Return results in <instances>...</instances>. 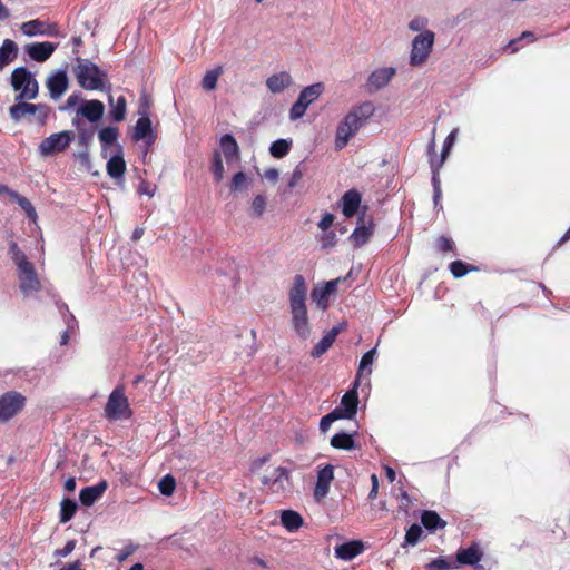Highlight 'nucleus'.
<instances>
[{
    "label": "nucleus",
    "instance_id": "obj_6",
    "mask_svg": "<svg viewBox=\"0 0 570 570\" xmlns=\"http://www.w3.org/2000/svg\"><path fill=\"white\" fill-rule=\"evenodd\" d=\"M11 85L19 95L17 101L32 100L37 97L39 86L35 77L26 68H17L11 75Z\"/></svg>",
    "mask_w": 570,
    "mask_h": 570
},
{
    "label": "nucleus",
    "instance_id": "obj_17",
    "mask_svg": "<svg viewBox=\"0 0 570 570\" xmlns=\"http://www.w3.org/2000/svg\"><path fill=\"white\" fill-rule=\"evenodd\" d=\"M106 170L107 174L115 180H120L124 178L126 173V163L120 145H116V153L109 157L106 165Z\"/></svg>",
    "mask_w": 570,
    "mask_h": 570
},
{
    "label": "nucleus",
    "instance_id": "obj_41",
    "mask_svg": "<svg viewBox=\"0 0 570 570\" xmlns=\"http://www.w3.org/2000/svg\"><path fill=\"white\" fill-rule=\"evenodd\" d=\"M21 31L28 37L43 35L45 33L43 23L39 20H31V21L23 22L21 24Z\"/></svg>",
    "mask_w": 570,
    "mask_h": 570
},
{
    "label": "nucleus",
    "instance_id": "obj_16",
    "mask_svg": "<svg viewBox=\"0 0 570 570\" xmlns=\"http://www.w3.org/2000/svg\"><path fill=\"white\" fill-rule=\"evenodd\" d=\"M395 75L394 67L377 68L368 76L367 85L372 90H380L387 86Z\"/></svg>",
    "mask_w": 570,
    "mask_h": 570
},
{
    "label": "nucleus",
    "instance_id": "obj_9",
    "mask_svg": "<svg viewBox=\"0 0 570 570\" xmlns=\"http://www.w3.org/2000/svg\"><path fill=\"white\" fill-rule=\"evenodd\" d=\"M73 139L75 134L69 130L52 134L39 144L38 151L42 157L62 153L69 147Z\"/></svg>",
    "mask_w": 570,
    "mask_h": 570
},
{
    "label": "nucleus",
    "instance_id": "obj_8",
    "mask_svg": "<svg viewBox=\"0 0 570 570\" xmlns=\"http://www.w3.org/2000/svg\"><path fill=\"white\" fill-rule=\"evenodd\" d=\"M262 483L267 491L277 495H286L292 489L289 471L282 466L267 470Z\"/></svg>",
    "mask_w": 570,
    "mask_h": 570
},
{
    "label": "nucleus",
    "instance_id": "obj_33",
    "mask_svg": "<svg viewBox=\"0 0 570 570\" xmlns=\"http://www.w3.org/2000/svg\"><path fill=\"white\" fill-rule=\"evenodd\" d=\"M110 105V117L114 121H122L126 117V99L124 96L118 97L116 100L110 96L109 97Z\"/></svg>",
    "mask_w": 570,
    "mask_h": 570
},
{
    "label": "nucleus",
    "instance_id": "obj_54",
    "mask_svg": "<svg viewBox=\"0 0 570 570\" xmlns=\"http://www.w3.org/2000/svg\"><path fill=\"white\" fill-rule=\"evenodd\" d=\"M333 222H334V216L332 214L327 213L320 220L318 227H320V229L325 232L333 225Z\"/></svg>",
    "mask_w": 570,
    "mask_h": 570
},
{
    "label": "nucleus",
    "instance_id": "obj_52",
    "mask_svg": "<svg viewBox=\"0 0 570 570\" xmlns=\"http://www.w3.org/2000/svg\"><path fill=\"white\" fill-rule=\"evenodd\" d=\"M304 169L301 165L296 166L292 173L291 179L288 181L289 188H294L303 178Z\"/></svg>",
    "mask_w": 570,
    "mask_h": 570
},
{
    "label": "nucleus",
    "instance_id": "obj_58",
    "mask_svg": "<svg viewBox=\"0 0 570 570\" xmlns=\"http://www.w3.org/2000/svg\"><path fill=\"white\" fill-rule=\"evenodd\" d=\"M438 246L441 250L448 252L453 248V243L449 238L440 237L438 240Z\"/></svg>",
    "mask_w": 570,
    "mask_h": 570
},
{
    "label": "nucleus",
    "instance_id": "obj_22",
    "mask_svg": "<svg viewBox=\"0 0 570 570\" xmlns=\"http://www.w3.org/2000/svg\"><path fill=\"white\" fill-rule=\"evenodd\" d=\"M293 85L292 76L286 71L272 75L266 79V87L272 94H281Z\"/></svg>",
    "mask_w": 570,
    "mask_h": 570
},
{
    "label": "nucleus",
    "instance_id": "obj_42",
    "mask_svg": "<svg viewBox=\"0 0 570 570\" xmlns=\"http://www.w3.org/2000/svg\"><path fill=\"white\" fill-rule=\"evenodd\" d=\"M375 354H376V348H372L371 351L366 352L362 358H361V362H360V366H358V373H357V381L360 380L361 375L363 372H365L367 370V373L371 374L372 373V364L374 362V358H375Z\"/></svg>",
    "mask_w": 570,
    "mask_h": 570
},
{
    "label": "nucleus",
    "instance_id": "obj_45",
    "mask_svg": "<svg viewBox=\"0 0 570 570\" xmlns=\"http://www.w3.org/2000/svg\"><path fill=\"white\" fill-rule=\"evenodd\" d=\"M212 173L217 183H219L224 179L225 170H224L220 153L214 154V158H213V163H212Z\"/></svg>",
    "mask_w": 570,
    "mask_h": 570
},
{
    "label": "nucleus",
    "instance_id": "obj_50",
    "mask_svg": "<svg viewBox=\"0 0 570 570\" xmlns=\"http://www.w3.org/2000/svg\"><path fill=\"white\" fill-rule=\"evenodd\" d=\"M307 108H305L299 101H296L289 109V118L291 120H297L302 118Z\"/></svg>",
    "mask_w": 570,
    "mask_h": 570
},
{
    "label": "nucleus",
    "instance_id": "obj_7",
    "mask_svg": "<svg viewBox=\"0 0 570 570\" xmlns=\"http://www.w3.org/2000/svg\"><path fill=\"white\" fill-rule=\"evenodd\" d=\"M104 412L105 416L110 421L127 420L131 416L129 401L125 395L122 386L116 387L110 393Z\"/></svg>",
    "mask_w": 570,
    "mask_h": 570
},
{
    "label": "nucleus",
    "instance_id": "obj_49",
    "mask_svg": "<svg viewBox=\"0 0 570 570\" xmlns=\"http://www.w3.org/2000/svg\"><path fill=\"white\" fill-rule=\"evenodd\" d=\"M450 271L454 277L459 278V277L464 276L469 269H468V266L463 262L455 261V262L451 263Z\"/></svg>",
    "mask_w": 570,
    "mask_h": 570
},
{
    "label": "nucleus",
    "instance_id": "obj_34",
    "mask_svg": "<svg viewBox=\"0 0 570 570\" xmlns=\"http://www.w3.org/2000/svg\"><path fill=\"white\" fill-rule=\"evenodd\" d=\"M429 26L430 19L423 14H416L412 17L407 22V29L416 35H421L424 32H434L433 30L429 29Z\"/></svg>",
    "mask_w": 570,
    "mask_h": 570
},
{
    "label": "nucleus",
    "instance_id": "obj_59",
    "mask_svg": "<svg viewBox=\"0 0 570 570\" xmlns=\"http://www.w3.org/2000/svg\"><path fill=\"white\" fill-rule=\"evenodd\" d=\"M80 97L76 94H72L68 97L65 107H62V110H67L70 108H73L78 102H80Z\"/></svg>",
    "mask_w": 570,
    "mask_h": 570
},
{
    "label": "nucleus",
    "instance_id": "obj_57",
    "mask_svg": "<svg viewBox=\"0 0 570 570\" xmlns=\"http://www.w3.org/2000/svg\"><path fill=\"white\" fill-rule=\"evenodd\" d=\"M138 191L141 195L153 197L155 195L156 188L144 181L139 185Z\"/></svg>",
    "mask_w": 570,
    "mask_h": 570
},
{
    "label": "nucleus",
    "instance_id": "obj_39",
    "mask_svg": "<svg viewBox=\"0 0 570 570\" xmlns=\"http://www.w3.org/2000/svg\"><path fill=\"white\" fill-rule=\"evenodd\" d=\"M458 132H459V129H458V128H455V129H453V130L449 134V136L446 137V139H445V141H444V144H443L442 158H441L440 163L438 164V166L434 164V161H433V160L431 161V166H432V168H433L434 170H435V169L438 170V169L442 166L443 161L445 160V158H446L448 154L450 153V150H451L452 146H453V145H454V142H455V139H456Z\"/></svg>",
    "mask_w": 570,
    "mask_h": 570
},
{
    "label": "nucleus",
    "instance_id": "obj_48",
    "mask_svg": "<svg viewBox=\"0 0 570 570\" xmlns=\"http://www.w3.org/2000/svg\"><path fill=\"white\" fill-rule=\"evenodd\" d=\"M338 419H341L338 410H334L327 415L323 416L320 422L321 431L326 432L331 428L332 423Z\"/></svg>",
    "mask_w": 570,
    "mask_h": 570
},
{
    "label": "nucleus",
    "instance_id": "obj_26",
    "mask_svg": "<svg viewBox=\"0 0 570 570\" xmlns=\"http://www.w3.org/2000/svg\"><path fill=\"white\" fill-rule=\"evenodd\" d=\"M323 91L324 86L321 82L307 86L299 92L297 101H299L305 108H308L309 105L321 97Z\"/></svg>",
    "mask_w": 570,
    "mask_h": 570
},
{
    "label": "nucleus",
    "instance_id": "obj_1",
    "mask_svg": "<svg viewBox=\"0 0 570 570\" xmlns=\"http://www.w3.org/2000/svg\"><path fill=\"white\" fill-rule=\"evenodd\" d=\"M374 112L375 106L371 101H363L353 106L336 127L335 148L343 149L351 138L373 117Z\"/></svg>",
    "mask_w": 570,
    "mask_h": 570
},
{
    "label": "nucleus",
    "instance_id": "obj_28",
    "mask_svg": "<svg viewBox=\"0 0 570 570\" xmlns=\"http://www.w3.org/2000/svg\"><path fill=\"white\" fill-rule=\"evenodd\" d=\"M372 233H373L372 222L371 220L366 222L364 218H362L360 224L357 225V227L352 233L351 239L353 240L354 245L361 246L368 240Z\"/></svg>",
    "mask_w": 570,
    "mask_h": 570
},
{
    "label": "nucleus",
    "instance_id": "obj_38",
    "mask_svg": "<svg viewBox=\"0 0 570 570\" xmlns=\"http://www.w3.org/2000/svg\"><path fill=\"white\" fill-rule=\"evenodd\" d=\"M267 199L263 195H257L250 203L249 215L255 218H259L265 213Z\"/></svg>",
    "mask_w": 570,
    "mask_h": 570
},
{
    "label": "nucleus",
    "instance_id": "obj_63",
    "mask_svg": "<svg viewBox=\"0 0 570 570\" xmlns=\"http://www.w3.org/2000/svg\"><path fill=\"white\" fill-rule=\"evenodd\" d=\"M10 17V10L0 0V20H7Z\"/></svg>",
    "mask_w": 570,
    "mask_h": 570
},
{
    "label": "nucleus",
    "instance_id": "obj_13",
    "mask_svg": "<svg viewBox=\"0 0 570 570\" xmlns=\"http://www.w3.org/2000/svg\"><path fill=\"white\" fill-rule=\"evenodd\" d=\"M141 117L136 121L132 139L136 141L144 140L147 148H149L156 140V132L153 129L151 120L147 116V111H139Z\"/></svg>",
    "mask_w": 570,
    "mask_h": 570
},
{
    "label": "nucleus",
    "instance_id": "obj_51",
    "mask_svg": "<svg viewBox=\"0 0 570 570\" xmlns=\"http://www.w3.org/2000/svg\"><path fill=\"white\" fill-rule=\"evenodd\" d=\"M18 203L24 209V212L27 213V216L30 219L35 220L37 217V213H36L35 207L31 205V203L24 197H20L18 199Z\"/></svg>",
    "mask_w": 570,
    "mask_h": 570
},
{
    "label": "nucleus",
    "instance_id": "obj_25",
    "mask_svg": "<svg viewBox=\"0 0 570 570\" xmlns=\"http://www.w3.org/2000/svg\"><path fill=\"white\" fill-rule=\"evenodd\" d=\"M361 204V195L356 190H348L342 198V212L344 216L352 217L356 214Z\"/></svg>",
    "mask_w": 570,
    "mask_h": 570
},
{
    "label": "nucleus",
    "instance_id": "obj_2",
    "mask_svg": "<svg viewBox=\"0 0 570 570\" xmlns=\"http://www.w3.org/2000/svg\"><path fill=\"white\" fill-rule=\"evenodd\" d=\"M305 299V279L302 275H296L289 291L291 323L295 333L302 338H307L311 334Z\"/></svg>",
    "mask_w": 570,
    "mask_h": 570
},
{
    "label": "nucleus",
    "instance_id": "obj_60",
    "mask_svg": "<svg viewBox=\"0 0 570 570\" xmlns=\"http://www.w3.org/2000/svg\"><path fill=\"white\" fill-rule=\"evenodd\" d=\"M371 482H372V489L368 493V498L375 499L377 495V491H379V479H377L376 474L371 475Z\"/></svg>",
    "mask_w": 570,
    "mask_h": 570
},
{
    "label": "nucleus",
    "instance_id": "obj_15",
    "mask_svg": "<svg viewBox=\"0 0 570 570\" xmlns=\"http://www.w3.org/2000/svg\"><path fill=\"white\" fill-rule=\"evenodd\" d=\"M358 381L356 380L352 390L347 391L341 400V405L335 410L340 411L341 419H352L356 414L358 405V396L356 389Z\"/></svg>",
    "mask_w": 570,
    "mask_h": 570
},
{
    "label": "nucleus",
    "instance_id": "obj_10",
    "mask_svg": "<svg viewBox=\"0 0 570 570\" xmlns=\"http://www.w3.org/2000/svg\"><path fill=\"white\" fill-rule=\"evenodd\" d=\"M26 399L18 392H8L0 396V422H7L22 411Z\"/></svg>",
    "mask_w": 570,
    "mask_h": 570
},
{
    "label": "nucleus",
    "instance_id": "obj_43",
    "mask_svg": "<svg viewBox=\"0 0 570 570\" xmlns=\"http://www.w3.org/2000/svg\"><path fill=\"white\" fill-rule=\"evenodd\" d=\"M76 510H77V504L75 501L68 500V499L63 500L61 502V509H60V521L62 523L68 522L76 513Z\"/></svg>",
    "mask_w": 570,
    "mask_h": 570
},
{
    "label": "nucleus",
    "instance_id": "obj_46",
    "mask_svg": "<svg viewBox=\"0 0 570 570\" xmlns=\"http://www.w3.org/2000/svg\"><path fill=\"white\" fill-rule=\"evenodd\" d=\"M248 187V179L246 175L242 171L234 175L232 179L230 189L232 191L244 190Z\"/></svg>",
    "mask_w": 570,
    "mask_h": 570
},
{
    "label": "nucleus",
    "instance_id": "obj_62",
    "mask_svg": "<svg viewBox=\"0 0 570 570\" xmlns=\"http://www.w3.org/2000/svg\"><path fill=\"white\" fill-rule=\"evenodd\" d=\"M78 158L80 159L81 164L89 170L91 167L90 158L88 151L80 153L78 155Z\"/></svg>",
    "mask_w": 570,
    "mask_h": 570
},
{
    "label": "nucleus",
    "instance_id": "obj_61",
    "mask_svg": "<svg viewBox=\"0 0 570 570\" xmlns=\"http://www.w3.org/2000/svg\"><path fill=\"white\" fill-rule=\"evenodd\" d=\"M279 173L276 168H269L265 170L264 178H266L269 181H276L278 179Z\"/></svg>",
    "mask_w": 570,
    "mask_h": 570
},
{
    "label": "nucleus",
    "instance_id": "obj_21",
    "mask_svg": "<svg viewBox=\"0 0 570 570\" xmlns=\"http://www.w3.org/2000/svg\"><path fill=\"white\" fill-rule=\"evenodd\" d=\"M220 156L225 158L227 163H232L238 160L239 158V147L235 138L226 134L219 140V150Z\"/></svg>",
    "mask_w": 570,
    "mask_h": 570
},
{
    "label": "nucleus",
    "instance_id": "obj_18",
    "mask_svg": "<svg viewBox=\"0 0 570 570\" xmlns=\"http://www.w3.org/2000/svg\"><path fill=\"white\" fill-rule=\"evenodd\" d=\"M69 79L65 71H58L48 77L46 86L50 97L55 100L59 99L68 89Z\"/></svg>",
    "mask_w": 570,
    "mask_h": 570
},
{
    "label": "nucleus",
    "instance_id": "obj_36",
    "mask_svg": "<svg viewBox=\"0 0 570 570\" xmlns=\"http://www.w3.org/2000/svg\"><path fill=\"white\" fill-rule=\"evenodd\" d=\"M222 73H223L222 67H217L212 70H208L202 80L203 88L207 91L214 90L217 87V81H218L219 77L222 76Z\"/></svg>",
    "mask_w": 570,
    "mask_h": 570
},
{
    "label": "nucleus",
    "instance_id": "obj_29",
    "mask_svg": "<svg viewBox=\"0 0 570 570\" xmlns=\"http://www.w3.org/2000/svg\"><path fill=\"white\" fill-rule=\"evenodd\" d=\"M101 142V155L107 158L108 146L115 144L118 139V129L116 127H105L98 132Z\"/></svg>",
    "mask_w": 570,
    "mask_h": 570
},
{
    "label": "nucleus",
    "instance_id": "obj_40",
    "mask_svg": "<svg viewBox=\"0 0 570 570\" xmlns=\"http://www.w3.org/2000/svg\"><path fill=\"white\" fill-rule=\"evenodd\" d=\"M289 148L291 141L286 139H277L271 145L269 153L275 158H283L288 154Z\"/></svg>",
    "mask_w": 570,
    "mask_h": 570
},
{
    "label": "nucleus",
    "instance_id": "obj_23",
    "mask_svg": "<svg viewBox=\"0 0 570 570\" xmlns=\"http://www.w3.org/2000/svg\"><path fill=\"white\" fill-rule=\"evenodd\" d=\"M345 328L344 324H340L334 326L328 333H326L323 338L314 346L311 355L313 357H320L323 355L334 343L338 333H341Z\"/></svg>",
    "mask_w": 570,
    "mask_h": 570
},
{
    "label": "nucleus",
    "instance_id": "obj_12",
    "mask_svg": "<svg viewBox=\"0 0 570 570\" xmlns=\"http://www.w3.org/2000/svg\"><path fill=\"white\" fill-rule=\"evenodd\" d=\"M334 480V466L331 464H326L323 466H318L316 483L314 487L313 497L315 501L321 502L324 500L331 489V484Z\"/></svg>",
    "mask_w": 570,
    "mask_h": 570
},
{
    "label": "nucleus",
    "instance_id": "obj_20",
    "mask_svg": "<svg viewBox=\"0 0 570 570\" xmlns=\"http://www.w3.org/2000/svg\"><path fill=\"white\" fill-rule=\"evenodd\" d=\"M105 112V106L100 100L85 101L77 110V114L89 120L97 122L101 119Z\"/></svg>",
    "mask_w": 570,
    "mask_h": 570
},
{
    "label": "nucleus",
    "instance_id": "obj_14",
    "mask_svg": "<svg viewBox=\"0 0 570 570\" xmlns=\"http://www.w3.org/2000/svg\"><path fill=\"white\" fill-rule=\"evenodd\" d=\"M341 281V278H335L322 284H317L313 288L311 297L318 308H321L322 311L327 308L328 298L331 295L335 294Z\"/></svg>",
    "mask_w": 570,
    "mask_h": 570
},
{
    "label": "nucleus",
    "instance_id": "obj_32",
    "mask_svg": "<svg viewBox=\"0 0 570 570\" xmlns=\"http://www.w3.org/2000/svg\"><path fill=\"white\" fill-rule=\"evenodd\" d=\"M17 52V45L12 40L6 39L0 47V69L13 61Z\"/></svg>",
    "mask_w": 570,
    "mask_h": 570
},
{
    "label": "nucleus",
    "instance_id": "obj_30",
    "mask_svg": "<svg viewBox=\"0 0 570 570\" xmlns=\"http://www.w3.org/2000/svg\"><path fill=\"white\" fill-rule=\"evenodd\" d=\"M282 525L289 532L298 530L303 525V518L293 510H285L281 514Z\"/></svg>",
    "mask_w": 570,
    "mask_h": 570
},
{
    "label": "nucleus",
    "instance_id": "obj_3",
    "mask_svg": "<svg viewBox=\"0 0 570 570\" xmlns=\"http://www.w3.org/2000/svg\"><path fill=\"white\" fill-rule=\"evenodd\" d=\"M10 254L18 267L19 287L24 295L38 292L40 289V281L35 271L33 264L28 261L23 252L16 243L10 244Z\"/></svg>",
    "mask_w": 570,
    "mask_h": 570
},
{
    "label": "nucleus",
    "instance_id": "obj_37",
    "mask_svg": "<svg viewBox=\"0 0 570 570\" xmlns=\"http://www.w3.org/2000/svg\"><path fill=\"white\" fill-rule=\"evenodd\" d=\"M331 445L335 449L351 450L354 448V440L351 434L337 433L331 439Z\"/></svg>",
    "mask_w": 570,
    "mask_h": 570
},
{
    "label": "nucleus",
    "instance_id": "obj_31",
    "mask_svg": "<svg viewBox=\"0 0 570 570\" xmlns=\"http://www.w3.org/2000/svg\"><path fill=\"white\" fill-rule=\"evenodd\" d=\"M482 553L475 546L466 549L459 550L456 553V561L460 564H476L481 560Z\"/></svg>",
    "mask_w": 570,
    "mask_h": 570
},
{
    "label": "nucleus",
    "instance_id": "obj_11",
    "mask_svg": "<svg viewBox=\"0 0 570 570\" xmlns=\"http://www.w3.org/2000/svg\"><path fill=\"white\" fill-rule=\"evenodd\" d=\"M49 109L45 105H33L20 101L13 106L10 107L9 114L10 117L14 121L21 120L24 116L31 115L35 116L37 121L40 124H45L47 117H48Z\"/></svg>",
    "mask_w": 570,
    "mask_h": 570
},
{
    "label": "nucleus",
    "instance_id": "obj_5",
    "mask_svg": "<svg viewBox=\"0 0 570 570\" xmlns=\"http://www.w3.org/2000/svg\"><path fill=\"white\" fill-rule=\"evenodd\" d=\"M435 32L415 35L411 41L409 63L412 67H422L426 63L434 48Z\"/></svg>",
    "mask_w": 570,
    "mask_h": 570
},
{
    "label": "nucleus",
    "instance_id": "obj_24",
    "mask_svg": "<svg viewBox=\"0 0 570 570\" xmlns=\"http://www.w3.org/2000/svg\"><path fill=\"white\" fill-rule=\"evenodd\" d=\"M107 490V482L101 481L92 487H87L80 491L79 499L83 505L94 504Z\"/></svg>",
    "mask_w": 570,
    "mask_h": 570
},
{
    "label": "nucleus",
    "instance_id": "obj_4",
    "mask_svg": "<svg viewBox=\"0 0 570 570\" xmlns=\"http://www.w3.org/2000/svg\"><path fill=\"white\" fill-rule=\"evenodd\" d=\"M78 83L86 90H102L106 83V73L88 59H78L75 67Z\"/></svg>",
    "mask_w": 570,
    "mask_h": 570
},
{
    "label": "nucleus",
    "instance_id": "obj_56",
    "mask_svg": "<svg viewBox=\"0 0 570 570\" xmlns=\"http://www.w3.org/2000/svg\"><path fill=\"white\" fill-rule=\"evenodd\" d=\"M336 242V235L335 233L331 232V233H327V234H324L322 237H321V243H322V246L323 247H330V246H333Z\"/></svg>",
    "mask_w": 570,
    "mask_h": 570
},
{
    "label": "nucleus",
    "instance_id": "obj_47",
    "mask_svg": "<svg viewBox=\"0 0 570 570\" xmlns=\"http://www.w3.org/2000/svg\"><path fill=\"white\" fill-rule=\"evenodd\" d=\"M422 532V528L419 524L411 525L406 531L405 542L415 546L420 541Z\"/></svg>",
    "mask_w": 570,
    "mask_h": 570
},
{
    "label": "nucleus",
    "instance_id": "obj_64",
    "mask_svg": "<svg viewBox=\"0 0 570 570\" xmlns=\"http://www.w3.org/2000/svg\"><path fill=\"white\" fill-rule=\"evenodd\" d=\"M65 489L69 492L71 491H75L76 489V479L75 478H69L66 480L65 482Z\"/></svg>",
    "mask_w": 570,
    "mask_h": 570
},
{
    "label": "nucleus",
    "instance_id": "obj_35",
    "mask_svg": "<svg viewBox=\"0 0 570 570\" xmlns=\"http://www.w3.org/2000/svg\"><path fill=\"white\" fill-rule=\"evenodd\" d=\"M421 522L428 530L442 529L446 524L434 511H424L421 517Z\"/></svg>",
    "mask_w": 570,
    "mask_h": 570
},
{
    "label": "nucleus",
    "instance_id": "obj_55",
    "mask_svg": "<svg viewBox=\"0 0 570 570\" xmlns=\"http://www.w3.org/2000/svg\"><path fill=\"white\" fill-rule=\"evenodd\" d=\"M75 547H76V542L73 540H70L66 543V546L61 550L56 551V556L65 558L73 551Z\"/></svg>",
    "mask_w": 570,
    "mask_h": 570
},
{
    "label": "nucleus",
    "instance_id": "obj_19",
    "mask_svg": "<svg viewBox=\"0 0 570 570\" xmlns=\"http://www.w3.org/2000/svg\"><path fill=\"white\" fill-rule=\"evenodd\" d=\"M57 46L52 42H35L26 47V52L31 59L38 62L46 61L56 50Z\"/></svg>",
    "mask_w": 570,
    "mask_h": 570
},
{
    "label": "nucleus",
    "instance_id": "obj_53",
    "mask_svg": "<svg viewBox=\"0 0 570 570\" xmlns=\"http://www.w3.org/2000/svg\"><path fill=\"white\" fill-rule=\"evenodd\" d=\"M428 568H429V570H448V569L452 568V566L446 560L439 558V559L432 560L428 564Z\"/></svg>",
    "mask_w": 570,
    "mask_h": 570
},
{
    "label": "nucleus",
    "instance_id": "obj_44",
    "mask_svg": "<svg viewBox=\"0 0 570 570\" xmlns=\"http://www.w3.org/2000/svg\"><path fill=\"white\" fill-rule=\"evenodd\" d=\"M158 489L163 495L170 497L176 489L175 479L170 474L165 475L158 482Z\"/></svg>",
    "mask_w": 570,
    "mask_h": 570
},
{
    "label": "nucleus",
    "instance_id": "obj_27",
    "mask_svg": "<svg viewBox=\"0 0 570 570\" xmlns=\"http://www.w3.org/2000/svg\"><path fill=\"white\" fill-rule=\"evenodd\" d=\"M363 550V544L360 541H351L340 544L335 548V556L342 560H352L358 556Z\"/></svg>",
    "mask_w": 570,
    "mask_h": 570
}]
</instances>
